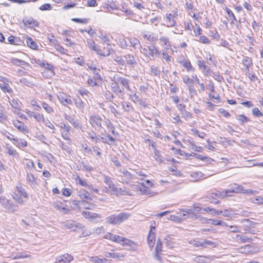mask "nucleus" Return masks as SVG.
<instances>
[{
	"mask_svg": "<svg viewBox=\"0 0 263 263\" xmlns=\"http://www.w3.org/2000/svg\"><path fill=\"white\" fill-rule=\"evenodd\" d=\"M130 216L129 213L126 212L112 214L106 218V222L108 224L118 225L128 219Z\"/></svg>",
	"mask_w": 263,
	"mask_h": 263,
	"instance_id": "obj_1",
	"label": "nucleus"
},
{
	"mask_svg": "<svg viewBox=\"0 0 263 263\" xmlns=\"http://www.w3.org/2000/svg\"><path fill=\"white\" fill-rule=\"evenodd\" d=\"M114 79L115 82V84H112V85L115 84L114 86V92L122 96L124 95L123 89H120L118 86L119 84L122 85L127 90H130V88L129 86V80L128 79L118 76L114 77Z\"/></svg>",
	"mask_w": 263,
	"mask_h": 263,
	"instance_id": "obj_2",
	"label": "nucleus"
},
{
	"mask_svg": "<svg viewBox=\"0 0 263 263\" xmlns=\"http://www.w3.org/2000/svg\"><path fill=\"white\" fill-rule=\"evenodd\" d=\"M118 172L119 176L121 177L122 182L128 184L130 182H137L136 180L138 179V177L135 176V175L132 174L125 168L120 167Z\"/></svg>",
	"mask_w": 263,
	"mask_h": 263,
	"instance_id": "obj_3",
	"label": "nucleus"
},
{
	"mask_svg": "<svg viewBox=\"0 0 263 263\" xmlns=\"http://www.w3.org/2000/svg\"><path fill=\"white\" fill-rule=\"evenodd\" d=\"M91 126L96 130H100L104 125V119H102L99 115L91 116L89 120Z\"/></svg>",
	"mask_w": 263,
	"mask_h": 263,
	"instance_id": "obj_4",
	"label": "nucleus"
},
{
	"mask_svg": "<svg viewBox=\"0 0 263 263\" xmlns=\"http://www.w3.org/2000/svg\"><path fill=\"white\" fill-rule=\"evenodd\" d=\"M228 194L236 193H245L247 194H252L254 191L251 189H245L244 187L238 184L234 183L231 185V187L227 190Z\"/></svg>",
	"mask_w": 263,
	"mask_h": 263,
	"instance_id": "obj_5",
	"label": "nucleus"
},
{
	"mask_svg": "<svg viewBox=\"0 0 263 263\" xmlns=\"http://www.w3.org/2000/svg\"><path fill=\"white\" fill-rule=\"evenodd\" d=\"M0 204L9 212L13 213L16 211L15 206L5 196H0Z\"/></svg>",
	"mask_w": 263,
	"mask_h": 263,
	"instance_id": "obj_6",
	"label": "nucleus"
},
{
	"mask_svg": "<svg viewBox=\"0 0 263 263\" xmlns=\"http://www.w3.org/2000/svg\"><path fill=\"white\" fill-rule=\"evenodd\" d=\"M62 227L75 231L77 228H82V225L73 220H65L60 222Z\"/></svg>",
	"mask_w": 263,
	"mask_h": 263,
	"instance_id": "obj_7",
	"label": "nucleus"
},
{
	"mask_svg": "<svg viewBox=\"0 0 263 263\" xmlns=\"http://www.w3.org/2000/svg\"><path fill=\"white\" fill-rule=\"evenodd\" d=\"M58 98L61 103L64 105L72 104V100L70 96L67 95L63 92H60L58 95Z\"/></svg>",
	"mask_w": 263,
	"mask_h": 263,
	"instance_id": "obj_8",
	"label": "nucleus"
},
{
	"mask_svg": "<svg viewBox=\"0 0 263 263\" xmlns=\"http://www.w3.org/2000/svg\"><path fill=\"white\" fill-rule=\"evenodd\" d=\"M12 123L20 132L24 134L28 133V129L23 122L17 119H14L12 120Z\"/></svg>",
	"mask_w": 263,
	"mask_h": 263,
	"instance_id": "obj_9",
	"label": "nucleus"
},
{
	"mask_svg": "<svg viewBox=\"0 0 263 263\" xmlns=\"http://www.w3.org/2000/svg\"><path fill=\"white\" fill-rule=\"evenodd\" d=\"M162 243L160 239H158L155 250L154 258L158 261L161 260V255L162 252Z\"/></svg>",
	"mask_w": 263,
	"mask_h": 263,
	"instance_id": "obj_10",
	"label": "nucleus"
},
{
	"mask_svg": "<svg viewBox=\"0 0 263 263\" xmlns=\"http://www.w3.org/2000/svg\"><path fill=\"white\" fill-rule=\"evenodd\" d=\"M1 81L0 88L1 89L5 92H11L12 90L8 82V80L5 78H3V79L1 80Z\"/></svg>",
	"mask_w": 263,
	"mask_h": 263,
	"instance_id": "obj_11",
	"label": "nucleus"
},
{
	"mask_svg": "<svg viewBox=\"0 0 263 263\" xmlns=\"http://www.w3.org/2000/svg\"><path fill=\"white\" fill-rule=\"evenodd\" d=\"M73 259V257L69 254L66 253L57 258L55 263H69Z\"/></svg>",
	"mask_w": 263,
	"mask_h": 263,
	"instance_id": "obj_12",
	"label": "nucleus"
},
{
	"mask_svg": "<svg viewBox=\"0 0 263 263\" xmlns=\"http://www.w3.org/2000/svg\"><path fill=\"white\" fill-rule=\"evenodd\" d=\"M153 229H155V227H151L147 238V243L150 248L154 247L155 241V234L152 232Z\"/></svg>",
	"mask_w": 263,
	"mask_h": 263,
	"instance_id": "obj_13",
	"label": "nucleus"
},
{
	"mask_svg": "<svg viewBox=\"0 0 263 263\" xmlns=\"http://www.w3.org/2000/svg\"><path fill=\"white\" fill-rule=\"evenodd\" d=\"M159 40L160 45L163 46L165 50H168L171 48V43L168 37L165 36H162L159 38Z\"/></svg>",
	"mask_w": 263,
	"mask_h": 263,
	"instance_id": "obj_14",
	"label": "nucleus"
},
{
	"mask_svg": "<svg viewBox=\"0 0 263 263\" xmlns=\"http://www.w3.org/2000/svg\"><path fill=\"white\" fill-rule=\"evenodd\" d=\"M134 189L139 194H146L150 196L153 195V193L150 191L148 188H142L139 185H133Z\"/></svg>",
	"mask_w": 263,
	"mask_h": 263,
	"instance_id": "obj_15",
	"label": "nucleus"
},
{
	"mask_svg": "<svg viewBox=\"0 0 263 263\" xmlns=\"http://www.w3.org/2000/svg\"><path fill=\"white\" fill-rule=\"evenodd\" d=\"M114 241L122 245L130 246L132 241L122 236L116 235Z\"/></svg>",
	"mask_w": 263,
	"mask_h": 263,
	"instance_id": "obj_16",
	"label": "nucleus"
},
{
	"mask_svg": "<svg viewBox=\"0 0 263 263\" xmlns=\"http://www.w3.org/2000/svg\"><path fill=\"white\" fill-rule=\"evenodd\" d=\"M254 248L250 245H247L239 249V252L246 254H253L254 252Z\"/></svg>",
	"mask_w": 263,
	"mask_h": 263,
	"instance_id": "obj_17",
	"label": "nucleus"
},
{
	"mask_svg": "<svg viewBox=\"0 0 263 263\" xmlns=\"http://www.w3.org/2000/svg\"><path fill=\"white\" fill-rule=\"evenodd\" d=\"M203 223H209V221H211V224L214 226H226L227 224L225 222H223L220 220H215V219H207L206 218H202Z\"/></svg>",
	"mask_w": 263,
	"mask_h": 263,
	"instance_id": "obj_18",
	"label": "nucleus"
},
{
	"mask_svg": "<svg viewBox=\"0 0 263 263\" xmlns=\"http://www.w3.org/2000/svg\"><path fill=\"white\" fill-rule=\"evenodd\" d=\"M104 182L108 186L109 188L112 191L118 192V189L116 185L113 183L111 179L109 176H104Z\"/></svg>",
	"mask_w": 263,
	"mask_h": 263,
	"instance_id": "obj_19",
	"label": "nucleus"
},
{
	"mask_svg": "<svg viewBox=\"0 0 263 263\" xmlns=\"http://www.w3.org/2000/svg\"><path fill=\"white\" fill-rule=\"evenodd\" d=\"M197 65L200 68H203L204 71V73L206 76H212L213 72L211 70L208 66L204 64V62L203 60L198 61Z\"/></svg>",
	"mask_w": 263,
	"mask_h": 263,
	"instance_id": "obj_20",
	"label": "nucleus"
},
{
	"mask_svg": "<svg viewBox=\"0 0 263 263\" xmlns=\"http://www.w3.org/2000/svg\"><path fill=\"white\" fill-rule=\"evenodd\" d=\"M235 240L239 243L251 242L252 239L240 234H237L235 237Z\"/></svg>",
	"mask_w": 263,
	"mask_h": 263,
	"instance_id": "obj_21",
	"label": "nucleus"
},
{
	"mask_svg": "<svg viewBox=\"0 0 263 263\" xmlns=\"http://www.w3.org/2000/svg\"><path fill=\"white\" fill-rule=\"evenodd\" d=\"M104 256L108 258H112L115 259H117L118 260H123L124 255L121 253H110L106 252L104 253Z\"/></svg>",
	"mask_w": 263,
	"mask_h": 263,
	"instance_id": "obj_22",
	"label": "nucleus"
},
{
	"mask_svg": "<svg viewBox=\"0 0 263 263\" xmlns=\"http://www.w3.org/2000/svg\"><path fill=\"white\" fill-rule=\"evenodd\" d=\"M26 114L30 117L34 118L37 122H42L44 120V116L38 112H35L30 110L26 111Z\"/></svg>",
	"mask_w": 263,
	"mask_h": 263,
	"instance_id": "obj_23",
	"label": "nucleus"
},
{
	"mask_svg": "<svg viewBox=\"0 0 263 263\" xmlns=\"http://www.w3.org/2000/svg\"><path fill=\"white\" fill-rule=\"evenodd\" d=\"M87 45L90 49L94 50L96 53L99 55L101 53V49L99 47V46L96 45L95 42L92 40H89L87 41Z\"/></svg>",
	"mask_w": 263,
	"mask_h": 263,
	"instance_id": "obj_24",
	"label": "nucleus"
},
{
	"mask_svg": "<svg viewBox=\"0 0 263 263\" xmlns=\"http://www.w3.org/2000/svg\"><path fill=\"white\" fill-rule=\"evenodd\" d=\"M147 47L149 48V56H151L153 59L160 54V51L154 45L147 46Z\"/></svg>",
	"mask_w": 263,
	"mask_h": 263,
	"instance_id": "obj_25",
	"label": "nucleus"
},
{
	"mask_svg": "<svg viewBox=\"0 0 263 263\" xmlns=\"http://www.w3.org/2000/svg\"><path fill=\"white\" fill-rule=\"evenodd\" d=\"M179 63L185 68L187 71H193L194 70L189 60L179 61Z\"/></svg>",
	"mask_w": 263,
	"mask_h": 263,
	"instance_id": "obj_26",
	"label": "nucleus"
},
{
	"mask_svg": "<svg viewBox=\"0 0 263 263\" xmlns=\"http://www.w3.org/2000/svg\"><path fill=\"white\" fill-rule=\"evenodd\" d=\"M166 18L167 23H168L167 27H173L176 25V21L173 14L170 13H166Z\"/></svg>",
	"mask_w": 263,
	"mask_h": 263,
	"instance_id": "obj_27",
	"label": "nucleus"
},
{
	"mask_svg": "<svg viewBox=\"0 0 263 263\" xmlns=\"http://www.w3.org/2000/svg\"><path fill=\"white\" fill-rule=\"evenodd\" d=\"M78 195L82 199L84 200V199H86L91 200L89 193L84 189H80L78 192Z\"/></svg>",
	"mask_w": 263,
	"mask_h": 263,
	"instance_id": "obj_28",
	"label": "nucleus"
},
{
	"mask_svg": "<svg viewBox=\"0 0 263 263\" xmlns=\"http://www.w3.org/2000/svg\"><path fill=\"white\" fill-rule=\"evenodd\" d=\"M143 36L144 39L152 42H156L158 40V35L154 33H152L150 34H144L143 35Z\"/></svg>",
	"mask_w": 263,
	"mask_h": 263,
	"instance_id": "obj_29",
	"label": "nucleus"
},
{
	"mask_svg": "<svg viewBox=\"0 0 263 263\" xmlns=\"http://www.w3.org/2000/svg\"><path fill=\"white\" fill-rule=\"evenodd\" d=\"M242 63L246 68L245 70L246 72H248L249 71V68L253 64L252 59L248 57H246L242 60Z\"/></svg>",
	"mask_w": 263,
	"mask_h": 263,
	"instance_id": "obj_30",
	"label": "nucleus"
},
{
	"mask_svg": "<svg viewBox=\"0 0 263 263\" xmlns=\"http://www.w3.org/2000/svg\"><path fill=\"white\" fill-rule=\"evenodd\" d=\"M65 118L66 120L68 121L74 127H78L79 126V122L72 116L65 115Z\"/></svg>",
	"mask_w": 263,
	"mask_h": 263,
	"instance_id": "obj_31",
	"label": "nucleus"
},
{
	"mask_svg": "<svg viewBox=\"0 0 263 263\" xmlns=\"http://www.w3.org/2000/svg\"><path fill=\"white\" fill-rule=\"evenodd\" d=\"M190 176L194 181H196L201 179L203 174L200 172H193L191 173Z\"/></svg>",
	"mask_w": 263,
	"mask_h": 263,
	"instance_id": "obj_32",
	"label": "nucleus"
},
{
	"mask_svg": "<svg viewBox=\"0 0 263 263\" xmlns=\"http://www.w3.org/2000/svg\"><path fill=\"white\" fill-rule=\"evenodd\" d=\"M129 41L131 46L134 47L135 49L141 48V44L140 41L134 37L129 38Z\"/></svg>",
	"mask_w": 263,
	"mask_h": 263,
	"instance_id": "obj_33",
	"label": "nucleus"
},
{
	"mask_svg": "<svg viewBox=\"0 0 263 263\" xmlns=\"http://www.w3.org/2000/svg\"><path fill=\"white\" fill-rule=\"evenodd\" d=\"M104 51H102L101 50V53L99 54L100 55H102L104 57L109 56L110 53V50L111 49L110 45L109 43H107L105 46L104 47Z\"/></svg>",
	"mask_w": 263,
	"mask_h": 263,
	"instance_id": "obj_34",
	"label": "nucleus"
},
{
	"mask_svg": "<svg viewBox=\"0 0 263 263\" xmlns=\"http://www.w3.org/2000/svg\"><path fill=\"white\" fill-rule=\"evenodd\" d=\"M125 61H126L127 64L133 65L136 64V61L134 57L132 54L126 55L124 57Z\"/></svg>",
	"mask_w": 263,
	"mask_h": 263,
	"instance_id": "obj_35",
	"label": "nucleus"
},
{
	"mask_svg": "<svg viewBox=\"0 0 263 263\" xmlns=\"http://www.w3.org/2000/svg\"><path fill=\"white\" fill-rule=\"evenodd\" d=\"M103 142L107 143L108 144H111L115 142V139L108 134H106L104 137H102Z\"/></svg>",
	"mask_w": 263,
	"mask_h": 263,
	"instance_id": "obj_36",
	"label": "nucleus"
},
{
	"mask_svg": "<svg viewBox=\"0 0 263 263\" xmlns=\"http://www.w3.org/2000/svg\"><path fill=\"white\" fill-rule=\"evenodd\" d=\"M87 66L90 70L92 71L93 73L96 76V77L98 79H101V76L99 74L98 72V71L99 70V69H97L95 65L93 63L87 64Z\"/></svg>",
	"mask_w": 263,
	"mask_h": 263,
	"instance_id": "obj_37",
	"label": "nucleus"
},
{
	"mask_svg": "<svg viewBox=\"0 0 263 263\" xmlns=\"http://www.w3.org/2000/svg\"><path fill=\"white\" fill-rule=\"evenodd\" d=\"M221 215L224 217H232L234 215H236V214L234 212V211L232 209L230 208L228 209H224V210L222 211Z\"/></svg>",
	"mask_w": 263,
	"mask_h": 263,
	"instance_id": "obj_38",
	"label": "nucleus"
},
{
	"mask_svg": "<svg viewBox=\"0 0 263 263\" xmlns=\"http://www.w3.org/2000/svg\"><path fill=\"white\" fill-rule=\"evenodd\" d=\"M213 194H214L218 198H221L230 196V195L228 194L227 190H224L222 191H216L215 192L213 193Z\"/></svg>",
	"mask_w": 263,
	"mask_h": 263,
	"instance_id": "obj_39",
	"label": "nucleus"
},
{
	"mask_svg": "<svg viewBox=\"0 0 263 263\" xmlns=\"http://www.w3.org/2000/svg\"><path fill=\"white\" fill-rule=\"evenodd\" d=\"M122 108L126 112H130L134 110V108L128 102H123L122 103Z\"/></svg>",
	"mask_w": 263,
	"mask_h": 263,
	"instance_id": "obj_40",
	"label": "nucleus"
},
{
	"mask_svg": "<svg viewBox=\"0 0 263 263\" xmlns=\"http://www.w3.org/2000/svg\"><path fill=\"white\" fill-rule=\"evenodd\" d=\"M80 205L85 209H92L93 207L94 206V204L88 202L86 200H83L80 202Z\"/></svg>",
	"mask_w": 263,
	"mask_h": 263,
	"instance_id": "obj_41",
	"label": "nucleus"
},
{
	"mask_svg": "<svg viewBox=\"0 0 263 263\" xmlns=\"http://www.w3.org/2000/svg\"><path fill=\"white\" fill-rule=\"evenodd\" d=\"M2 134L5 136L8 139L13 141L14 142H18V139L14 138V136L9 133L8 131L5 130L1 132Z\"/></svg>",
	"mask_w": 263,
	"mask_h": 263,
	"instance_id": "obj_42",
	"label": "nucleus"
},
{
	"mask_svg": "<svg viewBox=\"0 0 263 263\" xmlns=\"http://www.w3.org/2000/svg\"><path fill=\"white\" fill-rule=\"evenodd\" d=\"M82 214L85 218H91L92 219L100 218V216L98 214L89 212H83Z\"/></svg>",
	"mask_w": 263,
	"mask_h": 263,
	"instance_id": "obj_43",
	"label": "nucleus"
},
{
	"mask_svg": "<svg viewBox=\"0 0 263 263\" xmlns=\"http://www.w3.org/2000/svg\"><path fill=\"white\" fill-rule=\"evenodd\" d=\"M74 102L76 107L79 109L82 110L84 108V103L79 97L76 98L74 100Z\"/></svg>",
	"mask_w": 263,
	"mask_h": 263,
	"instance_id": "obj_44",
	"label": "nucleus"
},
{
	"mask_svg": "<svg viewBox=\"0 0 263 263\" xmlns=\"http://www.w3.org/2000/svg\"><path fill=\"white\" fill-rule=\"evenodd\" d=\"M26 43L28 46L31 49H36L38 47V46L37 45L36 43L34 42L31 37L27 39Z\"/></svg>",
	"mask_w": 263,
	"mask_h": 263,
	"instance_id": "obj_45",
	"label": "nucleus"
},
{
	"mask_svg": "<svg viewBox=\"0 0 263 263\" xmlns=\"http://www.w3.org/2000/svg\"><path fill=\"white\" fill-rule=\"evenodd\" d=\"M104 125H105L108 129L111 132L112 134L114 133V126H113L112 124L111 123V122H110V121L108 119H106L104 117Z\"/></svg>",
	"mask_w": 263,
	"mask_h": 263,
	"instance_id": "obj_46",
	"label": "nucleus"
},
{
	"mask_svg": "<svg viewBox=\"0 0 263 263\" xmlns=\"http://www.w3.org/2000/svg\"><path fill=\"white\" fill-rule=\"evenodd\" d=\"M76 182L77 184H79L81 185L87 187L88 185V184L87 183L86 181L85 180H83L80 177L78 176L75 179Z\"/></svg>",
	"mask_w": 263,
	"mask_h": 263,
	"instance_id": "obj_47",
	"label": "nucleus"
},
{
	"mask_svg": "<svg viewBox=\"0 0 263 263\" xmlns=\"http://www.w3.org/2000/svg\"><path fill=\"white\" fill-rule=\"evenodd\" d=\"M23 22L25 25H32L33 26H37L38 23L36 21H35L32 18H29L28 19H25L23 20Z\"/></svg>",
	"mask_w": 263,
	"mask_h": 263,
	"instance_id": "obj_48",
	"label": "nucleus"
},
{
	"mask_svg": "<svg viewBox=\"0 0 263 263\" xmlns=\"http://www.w3.org/2000/svg\"><path fill=\"white\" fill-rule=\"evenodd\" d=\"M252 202L257 204H263V197L261 196H257L254 198H251Z\"/></svg>",
	"mask_w": 263,
	"mask_h": 263,
	"instance_id": "obj_49",
	"label": "nucleus"
},
{
	"mask_svg": "<svg viewBox=\"0 0 263 263\" xmlns=\"http://www.w3.org/2000/svg\"><path fill=\"white\" fill-rule=\"evenodd\" d=\"M17 191L20 196H23L26 198H28V195L25 190L21 186H17Z\"/></svg>",
	"mask_w": 263,
	"mask_h": 263,
	"instance_id": "obj_50",
	"label": "nucleus"
},
{
	"mask_svg": "<svg viewBox=\"0 0 263 263\" xmlns=\"http://www.w3.org/2000/svg\"><path fill=\"white\" fill-rule=\"evenodd\" d=\"M27 180L32 184H35L36 179L34 176L31 173H28L27 174Z\"/></svg>",
	"mask_w": 263,
	"mask_h": 263,
	"instance_id": "obj_51",
	"label": "nucleus"
},
{
	"mask_svg": "<svg viewBox=\"0 0 263 263\" xmlns=\"http://www.w3.org/2000/svg\"><path fill=\"white\" fill-rule=\"evenodd\" d=\"M226 11H227V12L228 13V16H229V17L230 18V19L231 20V23L232 24H234V21H236V18L235 17V15H234V13L228 7H226Z\"/></svg>",
	"mask_w": 263,
	"mask_h": 263,
	"instance_id": "obj_52",
	"label": "nucleus"
},
{
	"mask_svg": "<svg viewBox=\"0 0 263 263\" xmlns=\"http://www.w3.org/2000/svg\"><path fill=\"white\" fill-rule=\"evenodd\" d=\"M42 122H43L44 123V124L46 126L49 127V128H50L53 130H55L54 126L49 120H45V119L44 118V120H42ZM52 133H54L55 132H54V131H52Z\"/></svg>",
	"mask_w": 263,
	"mask_h": 263,
	"instance_id": "obj_53",
	"label": "nucleus"
},
{
	"mask_svg": "<svg viewBox=\"0 0 263 263\" xmlns=\"http://www.w3.org/2000/svg\"><path fill=\"white\" fill-rule=\"evenodd\" d=\"M181 211L186 212L187 214L188 218H197V215L191 209H187L186 210H182Z\"/></svg>",
	"mask_w": 263,
	"mask_h": 263,
	"instance_id": "obj_54",
	"label": "nucleus"
},
{
	"mask_svg": "<svg viewBox=\"0 0 263 263\" xmlns=\"http://www.w3.org/2000/svg\"><path fill=\"white\" fill-rule=\"evenodd\" d=\"M114 60L121 66H123L125 64L124 59H123L121 56H116L114 58Z\"/></svg>",
	"mask_w": 263,
	"mask_h": 263,
	"instance_id": "obj_55",
	"label": "nucleus"
},
{
	"mask_svg": "<svg viewBox=\"0 0 263 263\" xmlns=\"http://www.w3.org/2000/svg\"><path fill=\"white\" fill-rule=\"evenodd\" d=\"M42 106L48 114H51L53 112V108L46 103H42Z\"/></svg>",
	"mask_w": 263,
	"mask_h": 263,
	"instance_id": "obj_56",
	"label": "nucleus"
},
{
	"mask_svg": "<svg viewBox=\"0 0 263 263\" xmlns=\"http://www.w3.org/2000/svg\"><path fill=\"white\" fill-rule=\"evenodd\" d=\"M11 62L13 64L17 65V66L23 65H25L26 64V63L24 61L21 60H18L16 58H14V59H12Z\"/></svg>",
	"mask_w": 263,
	"mask_h": 263,
	"instance_id": "obj_57",
	"label": "nucleus"
},
{
	"mask_svg": "<svg viewBox=\"0 0 263 263\" xmlns=\"http://www.w3.org/2000/svg\"><path fill=\"white\" fill-rule=\"evenodd\" d=\"M151 72L154 76H158V75H159V74L160 73V70L158 69V68L157 66H156L155 65H152L151 66Z\"/></svg>",
	"mask_w": 263,
	"mask_h": 263,
	"instance_id": "obj_58",
	"label": "nucleus"
},
{
	"mask_svg": "<svg viewBox=\"0 0 263 263\" xmlns=\"http://www.w3.org/2000/svg\"><path fill=\"white\" fill-rule=\"evenodd\" d=\"M30 257V255L26 253H18L14 257V259H23Z\"/></svg>",
	"mask_w": 263,
	"mask_h": 263,
	"instance_id": "obj_59",
	"label": "nucleus"
},
{
	"mask_svg": "<svg viewBox=\"0 0 263 263\" xmlns=\"http://www.w3.org/2000/svg\"><path fill=\"white\" fill-rule=\"evenodd\" d=\"M190 243L196 247H203L202 241L193 240L191 241Z\"/></svg>",
	"mask_w": 263,
	"mask_h": 263,
	"instance_id": "obj_60",
	"label": "nucleus"
},
{
	"mask_svg": "<svg viewBox=\"0 0 263 263\" xmlns=\"http://www.w3.org/2000/svg\"><path fill=\"white\" fill-rule=\"evenodd\" d=\"M140 50V52L144 54L146 57H149V48L147 47V48H142L141 46V48H138Z\"/></svg>",
	"mask_w": 263,
	"mask_h": 263,
	"instance_id": "obj_61",
	"label": "nucleus"
},
{
	"mask_svg": "<svg viewBox=\"0 0 263 263\" xmlns=\"http://www.w3.org/2000/svg\"><path fill=\"white\" fill-rule=\"evenodd\" d=\"M82 148L83 149L84 153L86 155H90L92 154V150L90 148L87 147L86 144H82Z\"/></svg>",
	"mask_w": 263,
	"mask_h": 263,
	"instance_id": "obj_62",
	"label": "nucleus"
},
{
	"mask_svg": "<svg viewBox=\"0 0 263 263\" xmlns=\"http://www.w3.org/2000/svg\"><path fill=\"white\" fill-rule=\"evenodd\" d=\"M78 92L82 96H86V97L89 98V96L91 95L89 91L85 88L79 90Z\"/></svg>",
	"mask_w": 263,
	"mask_h": 263,
	"instance_id": "obj_63",
	"label": "nucleus"
},
{
	"mask_svg": "<svg viewBox=\"0 0 263 263\" xmlns=\"http://www.w3.org/2000/svg\"><path fill=\"white\" fill-rule=\"evenodd\" d=\"M19 82L21 83L24 84L25 85L28 86V87H30L32 85V83L30 82H29V81H28L27 79L25 78H21L19 80Z\"/></svg>",
	"mask_w": 263,
	"mask_h": 263,
	"instance_id": "obj_64",
	"label": "nucleus"
}]
</instances>
